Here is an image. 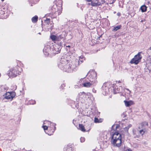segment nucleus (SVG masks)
Instances as JSON below:
<instances>
[{
	"label": "nucleus",
	"instance_id": "nucleus-2",
	"mask_svg": "<svg viewBox=\"0 0 151 151\" xmlns=\"http://www.w3.org/2000/svg\"><path fill=\"white\" fill-rule=\"evenodd\" d=\"M60 63L59 65V67L61 68V69L64 68L65 69V71L69 72L70 70H67V68L70 69V67L67 64V61H66V60L64 58L61 59L60 60Z\"/></svg>",
	"mask_w": 151,
	"mask_h": 151
},
{
	"label": "nucleus",
	"instance_id": "nucleus-11",
	"mask_svg": "<svg viewBox=\"0 0 151 151\" xmlns=\"http://www.w3.org/2000/svg\"><path fill=\"white\" fill-rule=\"evenodd\" d=\"M79 127L81 131L83 132H85V131L86 129L84 128V126H83L82 124H79Z\"/></svg>",
	"mask_w": 151,
	"mask_h": 151
},
{
	"label": "nucleus",
	"instance_id": "nucleus-33",
	"mask_svg": "<svg viewBox=\"0 0 151 151\" xmlns=\"http://www.w3.org/2000/svg\"><path fill=\"white\" fill-rule=\"evenodd\" d=\"M83 93H84V94L85 93V92H83Z\"/></svg>",
	"mask_w": 151,
	"mask_h": 151
},
{
	"label": "nucleus",
	"instance_id": "nucleus-5",
	"mask_svg": "<svg viewBox=\"0 0 151 151\" xmlns=\"http://www.w3.org/2000/svg\"><path fill=\"white\" fill-rule=\"evenodd\" d=\"M82 85L84 87L88 88L92 85V83L89 82H87L83 83H82Z\"/></svg>",
	"mask_w": 151,
	"mask_h": 151
},
{
	"label": "nucleus",
	"instance_id": "nucleus-13",
	"mask_svg": "<svg viewBox=\"0 0 151 151\" xmlns=\"http://www.w3.org/2000/svg\"><path fill=\"white\" fill-rule=\"evenodd\" d=\"M50 38L53 41L56 40L57 39V37L54 35H52L50 36Z\"/></svg>",
	"mask_w": 151,
	"mask_h": 151
},
{
	"label": "nucleus",
	"instance_id": "nucleus-15",
	"mask_svg": "<svg viewBox=\"0 0 151 151\" xmlns=\"http://www.w3.org/2000/svg\"><path fill=\"white\" fill-rule=\"evenodd\" d=\"M58 47H60L59 48H58V47L56 49V48H55V51L58 52H60L61 48H60V46H59L58 45Z\"/></svg>",
	"mask_w": 151,
	"mask_h": 151
},
{
	"label": "nucleus",
	"instance_id": "nucleus-29",
	"mask_svg": "<svg viewBox=\"0 0 151 151\" xmlns=\"http://www.w3.org/2000/svg\"><path fill=\"white\" fill-rule=\"evenodd\" d=\"M88 5L91 4V3H88Z\"/></svg>",
	"mask_w": 151,
	"mask_h": 151
},
{
	"label": "nucleus",
	"instance_id": "nucleus-19",
	"mask_svg": "<svg viewBox=\"0 0 151 151\" xmlns=\"http://www.w3.org/2000/svg\"><path fill=\"white\" fill-rule=\"evenodd\" d=\"M84 58L83 57V56H81L79 57V60H81V63L83 62V60H81V59H82L83 58Z\"/></svg>",
	"mask_w": 151,
	"mask_h": 151
},
{
	"label": "nucleus",
	"instance_id": "nucleus-24",
	"mask_svg": "<svg viewBox=\"0 0 151 151\" xmlns=\"http://www.w3.org/2000/svg\"><path fill=\"white\" fill-rule=\"evenodd\" d=\"M77 64L76 65V66H78L79 64V61L78 60L77 62Z\"/></svg>",
	"mask_w": 151,
	"mask_h": 151
},
{
	"label": "nucleus",
	"instance_id": "nucleus-23",
	"mask_svg": "<svg viewBox=\"0 0 151 151\" xmlns=\"http://www.w3.org/2000/svg\"><path fill=\"white\" fill-rule=\"evenodd\" d=\"M132 125L131 124H129L128 125V126L126 127L125 129H128L129 127H131Z\"/></svg>",
	"mask_w": 151,
	"mask_h": 151
},
{
	"label": "nucleus",
	"instance_id": "nucleus-31",
	"mask_svg": "<svg viewBox=\"0 0 151 151\" xmlns=\"http://www.w3.org/2000/svg\"><path fill=\"white\" fill-rule=\"evenodd\" d=\"M2 1H4V0H1Z\"/></svg>",
	"mask_w": 151,
	"mask_h": 151
},
{
	"label": "nucleus",
	"instance_id": "nucleus-1",
	"mask_svg": "<svg viewBox=\"0 0 151 151\" xmlns=\"http://www.w3.org/2000/svg\"><path fill=\"white\" fill-rule=\"evenodd\" d=\"M111 142L113 145L117 147L121 146L122 141L121 134L118 132H115L113 135L111 137Z\"/></svg>",
	"mask_w": 151,
	"mask_h": 151
},
{
	"label": "nucleus",
	"instance_id": "nucleus-4",
	"mask_svg": "<svg viewBox=\"0 0 151 151\" xmlns=\"http://www.w3.org/2000/svg\"><path fill=\"white\" fill-rule=\"evenodd\" d=\"M15 95L16 94L14 92H8L6 93L4 98L6 99H12L14 97Z\"/></svg>",
	"mask_w": 151,
	"mask_h": 151
},
{
	"label": "nucleus",
	"instance_id": "nucleus-7",
	"mask_svg": "<svg viewBox=\"0 0 151 151\" xmlns=\"http://www.w3.org/2000/svg\"><path fill=\"white\" fill-rule=\"evenodd\" d=\"M124 102L126 106H129L130 105L132 104L133 102L131 101H124Z\"/></svg>",
	"mask_w": 151,
	"mask_h": 151
},
{
	"label": "nucleus",
	"instance_id": "nucleus-6",
	"mask_svg": "<svg viewBox=\"0 0 151 151\" xmlns=\"http://www.w3.org/2000/svg\"><path fill=\"white\" fill-rule=\"evenodd\" d=\"M11 72L12 77H15L17 76V71L16 70H13Z\"/></svg>",
	"mask_w": 151,
	"mask_h": 151
},
{
	"label": "nucleus",
	"instance_id": "nucleus-3",
	"mask_svg": "<svg viewBox=\"0 0 151 151\" xmlns=\"http://www.w3.org/2000/svg\"><path fill=\"white\" fill-rule=\"evenodd\" d=\"M140 53L139 52L137 54L134 56V58L132 59L130 61L131 63H134L135 64H137L138 63L142 58L140 54Z\"/></svg>",
	"mask_w": 151,
	"mask_h": 151
},
{
	"label": "nucleus",
	"instance_id": "nucleus-17",
	"mask_svg": "<svg viewBox=\"0 0 151 151\" xmlns=\"http://www.w3.org/2000/svg\"><path fill=\"white\" fill-rule=\"evenodd\" d=\"M117 127V125H113L112 127V129H113L114 130L115 129H114V128H115V129H116Z\"/></svg>",
	"mask_w": 151,
	"mask_h": 151
},
{
	"label": "nucleus",
	"instance_id": "nucleus-30",
	"mask_svg": "<svg viewBox=\"0 0 151 151\" xmlns=\"http://www.w3.org/2000/svg\"><path fill=\"white\" fill-rule=\"evenodd\" d=\"M66 47H70V46L69 45H68V46H66Z\"/></svg>",
	"mask_w": 151,
	"mask_h": 151
},
{
	"label": "nucleus",
	"instance_id": "nucleus-10",
	"mask_svg": "<svg viewBox=\"0 0 151 151\" xmlns=\"http://www.w3.org/2000/svg\"><path fill=\"white\" fill-rule=\"evenodd\" d=\"M140 9L142 12H145L146 10L147 7L145 5H142Z\"/></svg>",
	"mask_w": 151,
	"mask_h": 151
},
{
	"label": "nucleus",
	"instance_id": "nucleus-12",
	"mask_svg": "<svg viewBox=\"0 0 151 151\" xmlns=\"http://www.w3.org/2000/svg\"><path fill=\"white\" fill-rule=\"evenodd\" d=\"M121 26L120 25H118L115 27H114L112 31L114 32H115L119 29L120 28Z\"/></svg>",
	"mask_w": 151,
	"mask_h": 151
},
{
	"label": "nucleus",
	"instance_id": "nucleus-28",
	"mask_svg": "<svg viewBox=\"0 0 151 151\" xmlns=\"http://www.w3.org/2000/svg\"><path fill=\"white\" fill-rule=\"evenodd\" d=\"M127 90L129 91V92H130V91H129L128 89H127Z\"/></svg>",
	"mask_w": 151,
	"mask_h": 151
},
{
	"label": "nucleus",
	"instance_id": "nucleus-25",
	"mask_svg": "<svg viewBox=\"0 0 151 151\" xmlns=\"http://www.w3.org/2000/svg\"><path fill=\"white\" fill-rule=\"evenodd\" d=\"M133 134L134 135V137H136L135 136V133L134 131H133Z\"/></svg>",
	"mask_w": 151,
	"mask_h": 151
},
{
	"label": "nucleus",
	"instance_id": "nucleus-22",
	"mask_svg": "<svg viewBox=\"0 0 151 151\" xmlns=\"http://www.w3.org/2000/svg\"><path fill=\"white\" fill-rule=\"evenodd\" d=\"M43 128L44 130H47V127L46 126H43Z\"/></svg>",
	"mask_w": 151,
	"mask_h": 151
},
{
	"label": "nucleus",
	"instance_id": "nucleus-32",
	"mask_svg": "<svg viewBox=\"0 0 151 151\" xmlns=\"http://www.w3.org/2000/svg\"><path fill=\"white\" fill-rule=\"evenodd\" d=\"M150 50H151V47H150Z\"/></svg>",
	"mask_w": 151,
	"mask_h": 151
},
{
	"label": "nucleus",
	"instance_id": "nucleus-26",
	"mask_svg": "<svg viewBox=\"0 0 151 151\" xmlns=\"http://www.w3.org/2000/svg\"><path fill=\"white\" fill-rule=\"evenodd\" d=\"M59 37H60V39H61V38H63V37L62 36H60L58 37V38H59Z\"/></svg>",
	"mask_w": 151,
	"mask_h": 151
},
{
	"label": "nucleus",
	"instance_id": "nucleus-14",
	"mask_svg": "<svg viewBox=\"0 0 151 151\" xmlns=\"http://www.w3.org/2000/svg\"><path fill=\"white\" fill-rule=\"evenodd\" d=\"M100 3H95L91 2V5L93 6H96L100 5Z\"/></svg>",
	"mask_w": 151,
	"mask_h": 151
},
{
	"label": "nucleus",
	"instance_id": "nucleus-16",
	"mask_svg": "<svg viewBox=\"0 0 151 151\" xmlns=\"http://www.w3.org/2000/svg\"><path fill=\"white\" fill-rule=\"evenodd\" d=\"M50 19L47 18L46 19V20H45V21L46 23H47V24H48L50 22Z\"/></svg>",
	"mask_w": 151,
	"mask_h": 151
},
{
	"label": "nucleus",
	"instance_id": "nucleus-9",
	"mask_svg": "<svg viewBox=\"0 0 151 151\" xmlns=\"http://www.w3.org/2000/svg\"><path fill=\"white\" fill-rule=\"evenodd\" d=\"M38 18V17L37 16L33 17L32 19V22L34 23L36 22L37 21Z\"/></svg>",
	"mask_w": 151,
	"mask_h": 151
},
{
	"label": "nucleus",
	"instance_id": "nucleus-8",
	"mask_svg": "<svg viewBox=\"0 0 151 151\" xmlns=\"http://www.w3.org/2000/svg\"><path fill=\"white\" fill-rule=\"evenodd\" d=\"M103 119H98L97 118H94V122L95 123H100L102 122Z\"/></svg>",
	"mask_w": 151,
	"mask_h": 151
},
{
	"label": "nucleus",
	"instance_id": "nucleus-18",
	"mask_svg": "<svg viewBox=\"0 0 151 151\" xmlns=\"http://www.w3.org/2000/svg\"><path fill=\"white\" fill-rule=\"evenodd\" d=\"M139 133L142 135H143L145 133V132L142 129L141 130L139 131Z\"/></svg>",
	"mask_w": 151,
	"mask_h": 151
},
{
	"label": "nucleus",
	"instance_id": "nucleus-27",
	"mask_svg": "<svg viewBox=\"0 0 151 151\" xmlns=\"http://www.w3.org/2000/svg\"><path fill=\"white\" fill-rule=\"evenodd\" d=\"M125 151H132L128 149V150H126Z\"/></svg>",
	"mask_w": 151,
	"mask_h": 151
},
{
	"label": "nucleus",
	"instance_id": "nucleus-20",
	"mask_svg": "<svg viewBox=\"0 0 151 151\" xmlns=\"http://www.w3.org/2000/svg\"><path fill=\"white\" fill-rule=\"evenodd\" d=\"M144 125L142 123H141L140 124L139 126V129L143 127V126Z\"/></svg>",
	"mask_w": 151,
	"mask_h": 151
},
{
	"label": "nucleus",
	"instance_id": "nucleus-21",
	"mask_svg": "<svg viewBox=\"0 0 151 151\" xmlns=\"http://www.w3.org/2000/svg\"><path fill=\"white\" fill-rule=\"evenodd\" d=\"M80 140L81 142H83L85 141V139L83 137H81L80 138Z\"/></svg>",
	"mask_w": 151,
	"mask_h": 151
}]
</instances>
